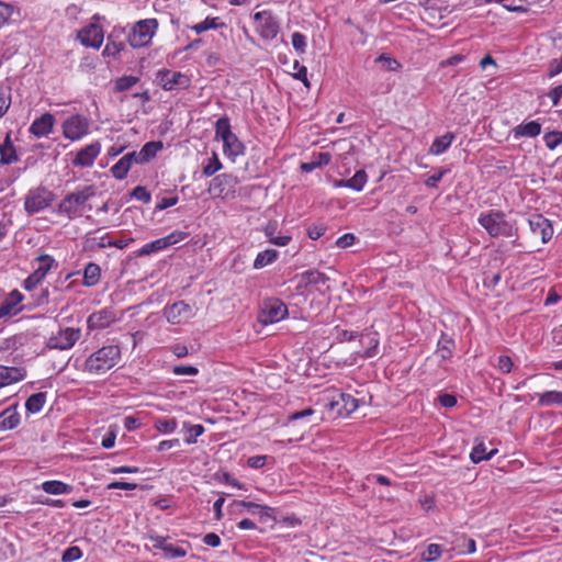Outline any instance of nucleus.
<instances>
[{
    "label": "nucleus",
    "mask_w": 562,
    "mask_h": 562,
    "mask_svg": "<svg viewBox=\"0 0 562 562\" xmlns=\"http://www.w3.org/2000/svg\"><path fill=\"white\" fill-rule=\"evenodd\" d=\"M116 321V315L111 308H102L92 313L88 319L87 325L90 330L104 329Z\"/></svg>",
    "instance_id": "19"
},
{
    "label": "nucleus",
    "mask_w": 562,
    "mask_h": 562,
    "mask_svg": "<svg viewBox=\"0 0 562 562\" xmlns=\"http://www.w3.org/2000/svg\"><path fill=\"white\" fill-rule=\"evenodd\" d=\"M139 81V78L136 76H123L115 80L114 82V91L115 92H124L130 90Z\"/></svg>",
    "instance_id": "44"
},
{
    "label": "nucleus",
    "mask_w": 562,
    "mask_h": 562,
    "mask_svg": "<svg viewBox=\"0 0 562 562\" xmlns=\"http://www.w3.org/2000/svg\"><path fill=\"white\" fill-rule=\"evenodd\" d=\"M14 14L20 16V8L12 3L0 1V29L10 22Z\"/></svg>",
    "instance_id": "41"
},
{
    "label": "nucleus",
    "mask_w": 562,
    "mask_h": 562,
    "mask_svg": "<svg viewBox=\"0 0 562 562\" xmlns=\"http://www.w3.org/2000/svg\"><path fill=\"white\" fill-rule=\"evenodd\" d=\"M164 147L162 142L160 140H153L146 143L142 149L138 151V156H140V164H146L150 159H153L159 150H161Z\"/></svg>",
    "instance_id": "35"
},
{
    "label": "nucleus",
    "mask_w": 562,
    "mask_h": 562,
    "mask_svg": "<svg viewBox=\"0 0 562 562\" xmlns=\"http://www.w3.org/2000/svg\"><path fill=\"white\" fill-rule=\"evenodd\" d=\"M148 539L154 543L153 549L162 551V558L166 560H175L184 558L191 549L188 541H170V537L157 535L155 532L148 533Z\"/></svg>",
    "instance_id": "4"
},
{
    "label": "nucleus",
    "mask_w": 562,
    "mask_h": 562,
    "mask_svg": "<svg viewBox=\"0 0 562 562\" xmlns=\"http://www.w3.org/2000/svg\"><path fill=\"white\" fill-rule=\"evenodd\" d=\"M560 72H562V57L558 58V59H552L549 63V68H548L549 77H554V76L559 75Z\"/></svg>",
    "instance_id": "63"
},
{
    "label": "nucleus",
    "mask_w": 562,
    "mask_h": 562,
    "mask_svg": "<svg viewBox=\"0 0 562 562\" xmlns=\"http://www.w3.org/2000/svg\"><path fill=\"white\" fill-rule=\"evenodd\" d=\"M54 123V116L50 113H44L33 121L30 132L36 137L46 136L53 131Z\"/></svg>",
    "instance_id": "21"
},
{
    "label": "nucleus",
    "mask_w": 562,
    "mask_h": 562,
    "mask_svg": "<svg viewBox=\"0 0 562 562\" xmlns=\"http://www.w3.org/2000/svg\"><path fill=\"white\" fill-rule=\"evenodd\" d=\"M81 331L79 328L66 327L60 329L56 335H52L46 344V349L68 350L80 339Z\"/></svg>",
    "instance_id": "10"
},
{
    "label": "nucleus",
    "mask_w": 562,
    "mask_h": 562,
    "mask_svg": "<svg viewBox=\"0 0 562 562\" xmlns=\"http://www.w3.org/2000/svg\"><path fill=\"white\" fill-rule=\"evenodd\" d=\"M156 81L164 90L167 91L187 89L190 86V79L187 75L169 69L158 70Z\"/></svg>",
    "instance_id": "11"
},
{
    "label": "nucleus",
    "mask_w": 562,
    "mask_h": 562,
    "mask_svg": "<svg viewBox=\"0 0 562 562\" xmlns=\"http://www.w3.org/2000/svg\"><path fill=\"white\" fill-rule=\"evenodd\" d=\"M442 553V549L437 543H431L427 547L426 552L423 553V560L430 562L437 560Z\"/></svg>",
    "instance_id": "54"
},
{
    "label": "nucleus",
    "mask_w": 562,
    "mask_h": 562,
    "mask_svg": "<svg viewBox=\"0 0 562 562\" xmlns=\"http://www.w3.org/2000/svg\"><path fill=\"white\" fill-rule=\"evenodd\" d=\"M131 196L144 203H149L151 200L150 192L143 186L135 187L131 192Z\"/></svg>",
    "instance_id": "56"
},
{
    "label": "nucleus",
    "mask_w": 562,
    "mask_h": 562,
    "mask_svg": "<svg viewBox=\"0 0 562 562\" xmlns=\"http://www.w3.org/2000/svg\"><path fill=\"white\" fill-rule=\"evenodd\" d=\"M89 132V121L80 114L69 116L63 123V134L70 140H78Z\"/></svg>",
    "instance_id": "13"
},
{
    "label": "nucleus",
    "mask_w": 562,
    "mask_h": 562,
    "mask_svg": "<svg viewBox=\"0 0 562 562\" xmlns=\"http://www.w3.org/2000/svg\"><path fill=\"white\" fill-rule=\"evenodd\" d=\"M166 319L171 324L183 323L193 317V307L184 301L175 302L164 308Z\"/></svg>",
    "instance_id": "15"
},
{
    "label": "nucleus",
    "mask_w": 562,
    "mask_h": 562,
    "mask_svg": "<svg viewBox=\"0 0 562 562\" xmlns=\"http://www.w3.org/2000/svg\"><path fill=\"white\" fill-rule=\"evenodd\" d=\"M279 252L276 249H266L259 252L254 261L255 269H262L278 259Z\"/></svg>",
    "instance_id": "38"
},
{
    "label": "nucleus",
    "mask_w": 562,
    "mask_h": 562,
    "mask_svg": "<svg viewBox=\"0 0 562 562\" xmlns=\"http://www.w3.org/2000/svg\"><path fill=\"white\" fill-rule=\"evenodd\" d=\"M448 172L447 169L441 168L438 172L431 175L425 180V184L428 188H437L438 182L443 178V176Z\"/></svg>",
    "instance_id": "60"
},
{
    "label": "nucleus",
    "mask_w": 562,
    "mask_h": 562,
    "mask_svg": "<svg viewBox=\"0 0 562 562\" xmlns=\"http://www.w3.org/2000/svg\"><path fill=\"white\" fill-rule=\"evenodd\" d=\"M35 261L38 262L37 267L31 273L23 283V286L26 291H32L35 289L47 276L49 270L57 267L56 260L46 254H43L35 258Z\"/></svg>",
    "instance_id": "8"
},
{
    "label": "nucleus",
    "mask_w": 562,
    "mask_h": 562,
    "mask_svg": "<svg viewBox=\"0 0 562 562\" xmlns=\"http://www.w3.org/2000/svg\"><path fill=\"white\" fill-rule=\"evenodd\" d=\"M11 105V89L0 88V119L9 111Z\"/></svg>",
    "instance_id": "50"
},
{
    "label": "nucleus",
    "mask_w": 562,
    "mask_h": 562,
    "mask_svg": "<svg viewBox=\"0 0 562 562\" xmlns=\"http://www.w3.org/2000/svg\"><path fill=\"white\" fill-rule=\"evenodd\" d=\"M496 452H497L496 449H493L490 452H487V448H486L485 443L479 442L473 447V449L470 453V459L473 463H480L481 461L492 459Z\"/></svg>",
    "instance_id": "37"
},
{
    "label": "nucleus",
    "mask_w": 562,
    "mask_h": 562,
    "mask_svg": "<svg viewBox=\"0 0 562 562\" xmlns=\"http://www.w3.org/2000/svg\"><path fill=\"white\" fill-rule=\"evenodd\" d=\"M497 367L503 373H509L513 368V361L508 356H499Z\"/></svg>",
    "instance_id": "64"
},
{
    "label": "nucleus",
    "mask_w": 562,
    "mask_h": 562,
    "mask_svg": "<svg viewBox=\"0 0 562 562\" xmlns=\"http://www.w3.org/2000/svg\"><path fill=\"white\" fill-rule=\"evenodd\" d=\"M95 195L94 186H85L75 192L66 194L57 206V213L74 220L81 215L85 204Z\"/></svg>",
    "instance_id": "3"
},
{
    "label": "nucleus",
    "mask_w": 562,
    "mask_h": 562,
    "mask_svg": "<svg viewBox=\"0 0 562 562\" xmlns=\"http://www.w3.org/2000/svg\"><path fill=\"white\" fill-rule=\"evenodd\" d=\"M25 375L23 368L0 366V389L23 380Z\"/></svg>",
    "instance_id": "23"
},
{
    "label": "nucleus",
    "mask_w": 562,
    "mask_h": 562,
    "mask_svg": "<svg viewBox=\"0 0 562 562\" xmlns=\"http://www.w3.org/2000/svg\"><path fill=\"white\" fill-rule=\"evenodd\" d=\"M288 315L286 305L279 299H269L263 302L259 321L267 325L277 323Z\"/></svg>",
    "instance_id": "12"
},
{
    "label": "nucleus",
    "mask_w": 562,
    "mask_h": 562,
    "mask_svg": "<svg viewBox=\"0 0 562 562\" xmlns=\"http://www.w3.org/2000/svg\"><path fill=\"white\" fill-rule=\"evenodd\" d=\"M188 237V233L186 232H172L169 235L162 237L164 243H166V247L172 246L177 243L184 240Z\"/></svg>",
    "instance_id": "58"
},
{
    "label": "nucleus",
    "mask_w": 562,
    "mask_h": 562,
    "mask_svg": "<svg viewBox=\"0 0 562 562\" xmlns=\"http://www.w3.org/2000/svg\"><path fill=\"white\" fill-rule=\"evenodd\" d=\"M331 160V156L329 153H318L314 156L313 160L310 162H303L301 165V169L305 172H312L316 168H321L329 165Z\"/></svg>",
    "instance_id": "36"
},
{
    "label": "nucleus",
    "mask_w": 562,
    "mask_h": 562,
    "mask_svg": "<svg viewBox=\"0 0 562 562\" xmlns=\"http://www.w3.org/2000/svg\"><path fill=\"white\" fill-rule=\"evenodd\" d=\"M238 178L232 173H221L214 177L209 186V192L215 198L227 199L235 194Z\"/></svg>",
    "instance_id": "9"
},
{
    "label": "nucleus",
    "mask_w": 562,
    "mask_h": 562,
    "mask_svg": "<svg viewBox=\"0 0 562 562\" xmlns=\"http://www.w3.org/2000/svg\"><path fill=\"white\" fill-rule=\"evenodd\" d=\"M158 29L156 19L138 21L128 35V43L134 48H140L149 44Z\"/></svg>",
    "instance_id": "5"
},
{
    "label": "nucleus",
    "mask_w": 562,
    "mask_h": 562,
    "mask_svg": "<svg viewBox=\"0 0 562 562\" xmlns=\"http://www.w3.org/2000/svg\"><path fill=\"white\" fill-rule=\"evenodd\" d=\"M304 276L306 282L311 284H324L328 280L325 273L316 270L306 271Z\"/></svg>",
    "instance_id": "55"
},
{
    "label": "nucleus",
    "mask_w": 562,
    "mask_h": 562,
    "mask_svg": "<svg viewBox=\"0 0 562 562\" xmlns=\"http://www.w3.org/2000/svg\"><path fill=\"white\" fill-rule=\"evenodd\" d=\"M167 248L166 247V243H164L162 238H159V239H156L154 241H150L146 245H144L138 251H137V256L139 257H143V256H148L153 252H156V251H159V250H162Z\"/></svg>",
    "instance_id": "47"
},
{
    "label": "nucleus",
    "mask_w": 562,
    "mask_h": 562,
    "mask_svg": "<svg viewBox=\"0 0 562 562\" xmlns=\"http://www.w3.org/2000/svg\"><path fill=\"white\" fill-rule=\"evenodd\" d=\"M223 150L227 157L235 158L244 154L245 146L238 139V137L235 134H233L232 138L225 139L223 142Z\"/></svg>",
    "instance_id": "32"
},
{
    "label": "nucleus",
    "mask_w": 562,
    "mask_h": 562,
    "mask_svg": "<svg viewBox=\"0 0 562 562\" xmlns=\"http://www.w3.org/2000/svg\"><path fill=\"white\" fill-rule=\"evenodd\" d=\"M223 167L221 160L218 159L217 155L213 153L212 157L209 158L207 164L203 167V175L205 177H211L218 170H221Z\"/></svg>",
    "instance_id": "49"
},
{
    "label": "nucleus",
    "mask_w": 562,
    "mask_h": 562,
    "mask_svg": "<svg viewBox=\"0 0 562 562\" xmlns=\"http://www.w3.org/2000/svg\"><path fill=\"white\" fill-rule=\"evenodd\" d=\"M234 133L231 128L229 119L227 116L220 117L215 123V136L217 139L224 142L232 138Z\"/></svg>",
    "instance_id": "39"
},
{
    "label": "nucleus",
    "mask_w": 562,
    "mask_h": 562,
    "mask_svg": "<svg viewBox=\"0 0 562 562\" xmlns=\"http://www.w3.org/2000/svg\"><path fill=\"white\" fill-rule=\"evenodd\" d=\"M541 133V125L537 121L521 123L514 128L515 137H536Z\"/></svg>",
    "instance_id": "29"
},
{
    "label": "nucleus",
    "mask_w": 562,
    "mask_h": 562,
    "mask_svg": "<svg viewBox=\"0 0 562 562\" xmlns=\"http://www.w3.org/2000/svg\"><path fill=\"white\" fill-rule=\"evenodd\" d=\"M539 405L540 406H552V405L562 406V392L561 391H547L544 393L539 394Z\"/></svg>",
    "instance_id": "42"
},
{
    "label": "nucleus",
    "mask_w": 562,
    "mask_h": 562,
    "mask_svg": "<svg viewBox=\"0 0 562 562\" xmlns=\"http://www.w3.org/2000/svg\"><path fill=\"white\" fill-rule=\"evenodd\" d=\"M314 413H315V411L311 407L305 408L303 411L294 412L288 416V422L289 423L296 422V420L310 417V416L314 415Z\"/></svg>",
    "instance_id": "61"
},
{
    "label": "nucleus",
    "mask_w": 562,
    "mask_h": 562,
    "mask_svg": "<svg viewBox=\"0 0 562 562\" xmlns=\"http://www.w3.org/2000/svg\"><path fill=\"white\" fill-rule=\"evenodd\" d=\"M454 138L456 135L450 132L442 136L436 137L429 148V154L436 156L443 154L451 146Z\"/></svg>",
    "instance_id": "27"
},
{
    "label": "nucleus",
    "mask_w": 562,
    "mask_h": 562,
    "mask_svg": "<svg viewBox=\"0 0 562 562\" xmlns=\"http://www.w3.org/2000/svg\"><path fill=\"white\" fill-rule=\"evenodd\" d=\"M375 63H380L384 69L390 71H396L401 68V64L396 59L384 54L380 55Z\"/></svg>",
    "instance_id": "52"
},
{
    "label": "nucleus",
    "mask_w": 562,
    "mask_h": 562,
    "mask_svg": "<svg viewBox=\"0 0 562 562\" xmlns=\"http://www.w3.org/2000/svg\"><path fill=\"white\" fill-rule=\"evenodd\" d=\"M101 151V144L99 142L91 143L81 148L76 157L72 159L75 167H91Z\"/></svg>",
    "instance_id": "18"
},
{
    "label": "nucleus",
    "mask_w": 562,
    "mask_h": 562,
    "mask_svg": "<svg viewBox=\"0 0 562 562\" xmlns=\"http://www.w3.org/2000/svg\"><path fill=\"white\" fill-rule=\"evenodd\" d=\"M77 40L85 47L99 49L102 46L104 33L99 24L90 23L78 31Z\"/></svg>",
    "instance_id": "14"
},
{
    "label": "nucleus",
    "mask_w": 562,
    "mask_h": 562,
    "mask_svg": "<svg viewBox=\"0 0 562 562\" xmlns=\"http://www.w3.org/2000/svg\"><path fill=\"white\" fill-rule=\"evenodd\" d=\"M132 168V164L128 159L123 156L115 165L111 167L112 176L117 180H123L126 178L130 169Z\"/></svg>",
    "instance_id": "43"
},
{
    "label": "nucleus",
    "mask_w": 562,
    "mask_h": 562,
    "mask_svg": "<svg viewBox=\"0 0 562 562\" xmlns=\"http://www.w3.org/2000/svg\"><path fill=\"white\" fill-rule=\"evenodd\" d=\"M178 203V196L177 195H173V196H168V198H161L158 203L156 204V210L158 211H162V210H166L170 206H173Z\"/></svg>",
    "instance_id": "62"
},
{
    "label": "nucleus",
    "mask_w": 562,
    "mask_h": 562,
    "mask_svg": "<svg viewBox=\"0 0 562 562\" xmlns=\"http://www.w3.org/2000/svg\"><path fill=\"white\" fill-rule=\"evenodd\" d=\"M224 26H225V23L221 22L220 18L207 16L204 21L191 26V30H193L196 34H201L207 30H217V29H222Z\"/></svg>",
    "instance_id": "40"
},
{
    "label": "nucleus",
    "mask_w": 562,
    "mask_h": 562,
    "mask_svg": "<svg viewBox=\"0 0 562 562\" xmlns=\"http://www.w3.org/2000/svg\"><path fill=\"white\" fill-rule=\"evenodd\" d=\"M20 414L18 412V405H11L0 413V430H11L19 426Z\"/></svg>",
    "instance_id": "25"
},
{
    "label": "nucleus",
    "mask_w": 562,
    "mask_h": 562,
    "mask_svg": "<svg viewBox=\"0 0 562 562\" xmlns=\"http://www.w3.org/2000/svg\"><path fill=\"white\" fill-rule=\"evenodd\" d=\"M292 45L294 47V49L300 53V54H304L305 53V48H306V37L305 35H303L302 33L300 32H294L292 34Z\"/></svg>",
    "instance_id": "57"
},
{
    "label": "nucleus",
    "mask_w": 562,
    "mask_h": 562,
    "mask_svg": "<svg viewBox=\"0 0 562 562\" xmlns=\"http://www.w3.org/2000/svg\"><path fill=\"white\" fill-rule=\"evenodd\" d=\"M178 427V423L175 418H158L155 422V428L161 434H171Z\"/></svg>",
    "instance_id": "46"
},
{
    "label": "nucleus",
    "mask_w": 562,
    "mask_h": 562,
    "mask_svg": "<svg viewBox=\"0 0 562 562\" xmlns=\"http://www.w3.org/2000/svg\"><path fill=\"white\" fill-rule=\"evenodd\" d=\"M368 181V175L364 170H358L350 179H340L334 181L335 188H349L355 191H361Z\"/></svg>",
    "instance_id": "24"
},
{
    "label": "nucleus",
    "mask_w": 562,
    "mask_h": 562,
    "mask_svg": "<svg viewBox=\"0 0 562 562\" xmlns=\"http://www.w3.org/2000/svg\"><path fill=\"white\" fill-rule=\"evenodd\" d=\"M22 300L23 294L20 291H11L9 295L0 304V319L16 315L18 312L20 311V308H18V305L22 302Z\"/></svg>",
    "instance_id": "20"
},
{
    "label": "nucleus",
    "mask_w": 562,
    "mask_h": 562,
    "mask_svg": "<svg viewBox=\"0 0 562 562\" xmlns=\"http://www.w3.org/2000/svg\"><path fill=\"white\" fill-rule=\"evenodd\" d=\"M529 227L531 233L535 236H539L541 238V241L548 243L552 235H553V228L548 218H546L542 214L535 213L531 214L528 218Z\"/></svg>",
    "instance_id": "17"
},
{
    "label": "nucleus",
    "mask_w": 562,
    "mask_h": 562,
    "mask_svg": "<svg viewBox=\"0 0 562 562\" xmlns=\"http://www.w3.org/2000/svg\"><path fill=\"white\" fill-rule=\"evenodd\" d=\"M55 200V194L46 188L37 187L29 191L24 201V210L27 214L38 213L48 206Z\"/></svg>",
    "instance_id": "6"
},
{
    "label": "nucleus",
    "mask_w": 562,
    "mask_h": 562,
    "mask_svg": "<svg viewBox=\"0 0 562 562\" xmlns=\"http://www.w3.org/2000/svg\"><path fill=\"white\" fill-rule=\"evenodd\" d=\"M18 160L15 148L8 134L4 142L0 145V164L10 165Z\"/></svg>",
    "instance_id": "31"
},
{
    "label": "nucleus",
    "mask_w": 562,
    "mask_h": 562,
    "mask_svg": "<svg viewBox=\"0 0 562 562\" xmlns=\"http://www.w3.org/2000/svg\"><path fill=\"white\" fill-rule=\"evenodd\" d=\"M47 393L46 392H38L34 393L25 402V409L30 414H36L40 413L45 403H46Z\"/></svg>",
    "instance_id": "33"
},
{
    "label": "nucleus",
    "mask_w": 562,
    "mask_h": 562,
    "mask_svg": "<svg viewBox=\"0 0 562 562\" xmlns=\"http://www.w3.org/2000/svg\"><path fill=\"white\" fill-rule=\"evenodd\" d=\"M172 372L176 375H196L199 370H198V368H195L193 366L181 364V366H175L172 369Z\"/></svg>",
    "instance_id": "59"
},
{
    "label": "nucleus",
    "mask_w": 562,
    "mask_h": 562,
    "mask_svg": "<svg viewBox=\"0 0 562 562\" xmlns=\"http://www.w3.org/2000/svg\"><path fill=\"white\" fill-rule=\"evenodd\" d=\"M125 48L124 42L119 40V35L114 32L110 33L106 37V44L102 52L104 57H116Z\"/></svg>",
    "instance_id": "28"
},
{
    "label": "nucleus",
    "mask_w": 562,
    "mask_h": 562,
    "mask_svg": "<svg viewBox=\"0 0 562 562\" xmlns=\"http://www.w3.org/2000/svg\"><path fill=\"white\" fill-rule=\"evenodd\" d=\"M328 407L337 416H348L358 408V401L350 394L339 393L333 397Z\"/></svg>",
    "instance_id": "16"
},
{
    "label": "nucleus",
    "mask_w": 562,
    "mask_h": 562,
    "mask_svg": "<svg viewBox=\"0 0 562 562\" xmlns=\"http://www.w3.org/2000/svg\"><path fill=\"white\" fill-rule=\"evenodd\" d=\"M256 31L265 41H270L277 37L280 32V23L276 15L269 11L263 10L254 14Z\"/></svg>",
    "instance_id": "7"
},
{
    "label": "nucleus",
    "mask_w": 562,
    "mask_h": 562,
    "mask_svg": "<svg viewBox=\"0 0 562 562\" xmlns=\"http://www.w3.org/2000/svg\"><path fill=\"white\" fill-rule=\"evenodd\" d=\"M543 140L546 146L552 150L562 144V132H549L543 136Z\"/></svg>",
    "instance_id": "53"
},
{
    "label": "nucleus",
    "mask_w": 562,
    "mask_h": 562,
    "mask_svg": "<svg viewBox=\"0 0 562 562\" xmlns=\"http://www.w3.org/2000/svg\"><path fill=\"white\" fill-rule=\"evenodd\" d=\"M276 232V226L273 225H267L266 228H265V234L266 236L269 238V241L277 245V246H286L290 240H291V237L290 236H277V237H273V233Z\"/></svg>",
    "instance_id": "48"
},
{
    "label": "nucleus",
    "mask_w": 562,
    "mask_h": 562,
    "mask_svg": "<svg viewBox=\"0 0 562 562\" xmlns=\"http://www.w3.org/2000/svg\"><path fill=\"white\" fill-rule=\"evenodd\" d=\"M477 222L492 238L517 237L515 222L507 220L505 213L499 210L482 212L479 215Z\"/></svg>",
    "instance_id": "1"
},
{
    "label": "nucleus",
    "mask_w": 562,
    "mask_h": 562,
    "mask_svg": "<svg viewBox=\"0 0 562 562\" xmlns=\"http://www.w3.org/2000/svg\"><path fill=\"white\" fill-rule=\"evenodd\" d=\"M82 550L77 546L67 548L61 554V562H75L82 558Z\"/></svg>",
    "instance_id": "51"
},
{
    "label": "nucleus",
    "mask_w": 562,
    "mask_h": 562,
    "mask_svg": "<svg viewBox=\"0 0 562 562\" xmlns=\"http://www.w3.org/2000/svg\"><path fill=\"white\" fill-rule=\"evenodd\" d=\"M41 488L52 495L69 494L72 491V486L57 480L45 481L41 484Z\"/></svg>",
    "instance_id": "30"
},
{
    "label": "nucleus",
    "mask_w": 562,
    "mask_h": 562,
    "mask_svg": "<svg viewBox=\"0 0 562 562\" xmlns=\"http://www.w3.org/2000/svg\"><path fill=\"white\" fill-rule=\"evenodd\" d=\"M183 428L188 431V437H186L184 441L188 445H192L196 442V438L200 437L204 432V427L201 424L190 425L189 423L183 424Z\"/></svg>",
    "instance_id": "45"
},
{
    "label": "nucleus",
    "mask_w": 562,
    "mask_h": 562,
    "mask_svg": "<svg viewBox=\"0 0 562 562\" xmlns=\"http://www.w3.org/2000/svg\"><path fill=\"white\" fill-rule=\"evenodd\" d=\"M100 278H101L100 266L94 262L87 263L83 269L82 284L88 288L94 286L100 282Z\"/></svg>",
    "instance_id": "26"
},
{
    "label": "nucleus",
    "mask_w": 562,
    "mask_h": 562,
    "mask_svg": "<svg viewBox=\"0 0 562 562\" xmlns=\"http://www.w3.org/2000/svg\"><path fill=\"white\" fill-rule=\"evenodd\" d=\"M454 340L447 335L442 334L437 344V353L442 361H446L452 357L454 349Z\"/></svg>",
    "instance_id": "34"
},
{
    "label": "nucleus",
    "mask_w": 562,
    "mask_h": 562,
    "mask_svg": "<svg viewBox=\"0 0 562 562\" xmlns=\"http://www.w3.org/2000/svg\"><path fill=\"white\" fill-rule=\"evenodd\" d=\"M232 505L236 506L238 508H243V509L247 510L248 513H250L251 515L259 516V520L261 522H267L268 519L271 518L270 513H271L272 508L269 506L260 505V504H257L254 502H248V501L234 502Z\"/></svg>",
    "instance_id": "22"
},
{
    "label": "nucleus",
    "mask_w": 562,
    "mask_h": 562,
    "mask_svg": "<svg viewBox=\"0 0 562 562\" xmlns=\"http://www.w3.org/2000/svg\"><path fill=\"white\" fill-rule=\"evenodd\" d=\"M121 360V348L117 345L103 346L91 353L85 361V371L91 374H104Z\"/></svg>",
    "instance_id": "2"
}]
</instances>
